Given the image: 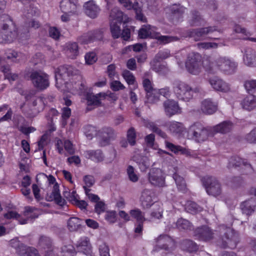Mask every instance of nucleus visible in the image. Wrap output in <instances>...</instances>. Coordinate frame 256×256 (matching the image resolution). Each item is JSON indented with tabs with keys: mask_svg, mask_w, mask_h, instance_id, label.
<instances>
[{
	"mask_svg": "<svg viewBox=\"0 0 256 256\" xmlns=\"http://www.w3.org/2000/svg\"><path fill=\"white\" fill-rule=\"evenodd\" d=\"M203 66L206 70L210 73H215L216 69L227 74H234L237 69L238 64L228 57H219L212 60L208 57L203 61Z\"/></svg>",
	"mask_w": 256,
	"mask_h": 256,
	"instance_id": "f257e3e1",
	"label": "nucleus"
},
{
	"mask_svg": "<svg viewBox=\"0 0 256 256\" xmlns=\"http://www.w3.org/2000/svg\"><path fill=\"white\" fill-rule=\"evenodd\" d=\"M1 36L6 42H12L17 36L16 26L10 16L3 14L0 16Z\"/></svg>",
	"mask_w": 256,
	"mask_h": 256,
	"instance_id": "f03ea898",
	"label": "nucleus"
},
{
	"mask_svg": "<svg viewBox=\"0 0 256 256\" xmlns=\"http://www.w3.org/2000/svg\"><path fill=\"white\" fill-rule=\"evenodd\" d=\"M172 89L176 98L184 102H189L192 100L194 92H200L199 88H192L187 83L180 80L174 82Z\"/></svg>",
	"mask_w": 256,
	"mask_h": 256,
	"instance_id": "7ed1b4c3",
	"label": "nucleus"
},
{
	"mask_svg": "<svg viewBox=\"0 0 256 256\" xmlns=\"http://www.w3.org/2000/svg\"><path fill=\"white\" fill-rule=\"evenodd\" d=\"M220 231L223 235L222 236V246L224 248H228L234 249L236 248L239 242L238 234L230 228L224 225L221 226Z\"/></svg>",
	"mask_w": 256,
	"mask_h": 256,
	"instance_id": "20e7f679",
	"label": "nucleus"
},
{
	"mask_svg": "<svg viewBox=\"0 0 256 256\" xmlns=\"http://www.w3.org/2000/svg\"><path fill=\"white\" fill-rule=\"evenodd\" d=\"M96 136L99 146L103 147L109 145L116 138V133L112 128L104 126L96 132Z\"/></svg>",
	"mask_w": 256,
	"mask_h": 256,
	"instance_id": "39448f33",
	"label": "nucleus"
},
{
	"mask_svg": "<svg viewBox=\"0 0 256 256\" xmlns=\"http://www.w3.org/2000/svg\"><path fill=\"white\" fill-rule=\"evenodd\" d=\"M201 181L208 194L216 196L221 194V184L214 177L206 176L201 179Z\"/></svg>",
	"mask_w": 256,
	"mask_h": 256,
	"instance_id": "423d86ee",
	"label": "nucleus"
},
{
	"mask_svg": "<svg viewBox=\"0 0 256 256\" xmlns=\"http://www.w3.org/2000/svg\"><path fill=\"white\" fill-rule=\"evenodd\" d=\"M10 244L15 250L16 253L18 256H40L36 248L27 246L17 238L12 240Z\"/></svg>",
	"mask_w": 256,
	"mask_h": 256,
	"instance_id": "0eeeda50",
	"label": "nucleus"
},
{
	"mask_svg": "<svg viewBox=\"0 0 256 256\" xmlns=\"http://www.w3.org/2000/svg\"><path fill=\"white\" fill-rule=\"evenodd\" d=\"M201 56L196 52L190 53L186 62V68L191 74H198L202 70Z\"/></svg>",
	"mask_w": 256,
	"mask_h": 256,
	"instance_id": "6e6552de",
	"label": "nucleus"
},
{
	"mask_svg": "<svg viewBox=\"0 0 256 256\" xmlns=\"http://www.w3.org/2000/svg\"><path fill=\"white\" fill-rule=\"evenodd\" d=\"M188 132L192 136V138L198 142L206 140L209 134L208 129L198 122H196L190 126Z\"/></svg>",
	"mask_w": 256,
	"mask_h": 256,
	"instance_id": "1a4fd4ad",
	"label": "nucleus"
},
{
	"mask_svg": "<svg viewBox=\"0 0 256 256\" xmlns=\"http://www.w3.org/2000/svg\"><path fill=\"white\" fill-rule=\"evenodd\" d=\"M30 77L34 86L40 90H44L49 86L48 75L41 71L32 72Z\"/></svg>",
	"mask_w": 256,
	"mask_h": 256,
	"instance_id": "9d476101",
	"label": "nucleus"
},
{
	"mask_svg": "<svg viewBox=\"0 0 256 256\" xmlns=\"http://www.w3.org/2000/svg\"><path fill=\"white\" fill-rule=\"evenodd\" d=\"M218 30L216 26L190 29L186 32L187 36L192 38L195 41L202 40L206 36Z\"/></svg>",
	"mask_w": 256,
	"mask_h": 256,
	"instance_id": "9b49d317",
	"label": "nucleus"
},
{
	"mask_svg": "<svg viewBox=\"0 0 256 256\" xmlns=\"http://www.w3.org/2000/svg\"><path fill=\"white\" fill-rule=\"evenodd\" d=\"M79 74L80 71L70 65L60 66L55 71L56 84L58 83V79L64 80L66 76H78Z\"/></svg>",
	"mask_w": 256,
	"mask_h": 256,
	"instance_id": "f8f14e48",
	"label": "nucleus"
},
{
	"mask_svg": "<svg viewBox=\"0 0 256 256\" xmlns=\"http://www.w3.org/2000/svg\"><path fill=\"white\" fill-rule=\"evenodd\" d=\"M76 246L80 250L77 256H92V246L88 237L81 238L78 242Z\"/></svg>",
	"mask_w": 256,
	"mask_h": 256,
	"instance_id": "ddd939ff",
	"label": "nucleus"
},
{
	"mask_svg": "<svg viewBox=\"0 0 256 256\" xmlns=\"http://www.w3.org/2000/svg\"><path fill=\"white\" fill-rule=\"evenodd\" d=\"M163 106L166 115L169 117L181 113L178 102L173 100L168 99L164 102Z\"/></svg>",
	"mask_w": 256,
	"mask_h": 256,
	"instance_id": "4468645a",
	"label": "nucleus"
},
{
	"mask_svg": "<svg viewBox=\"0 0 256 256\" xmlns=\"http://www.w3.org/2000/svg\"><path fill=\"white\" fill-rule=\"evenodd\" d=\"M32 106L33 108L32 110L26 112L27 116L34 118L40 112L42 111L44 108V100L42 97H37L34 100Z\"/></svg>",
	"mask_w": 256,
	"mask_h": 256,
	"instance_id": "2eb2a0df",
	"label": "nucleus"
},
{
	"mask_svg": "<svg viewBox=\"0 0 256 256\" xmlns=\"http://www.w3.org/2000/svg\"><path fill=\"white\" fill-rule=\"evenodd\" d=\"M194 236L200 240L208 241L213 238L214 233L208 226H202L194 230Z\"/></svg>",
	"mask_w": 256,
	"mask_h": 256,
	"instance_id": "dca6fc26",
	"label": "nucleus"
},
{
	"mask_svg": "<svg viewBox=\"0 0 256 256\" xmlns=\"http://www.w3.org/2000/svg\"><path fill=\"white\" fill-rule=\"evenodd\" d=\"M46 199L48 202L54 200L56 203L60 206H64L66 203V200L60 196L59 186L57 183L54 184L52 192L47 194Z\"/></svg>",
	"mask_w": 256,
	"mask_h": 256,
	"instance_id": "f3484780",
	"label": "nucleus"
},
{
	"mask_svg": "<svg viewBox=\"0 0 256 256\" xmlns=\"http://www.w3.org/2000/svg\"><path fill=\"white\" fill-rule=\"evenodd\" d=\"M173 19L176 20L182 18L186 8L180 4H174L169 6L166 8Z\"/></svg>",
	"mask_w": 256,
	"mask_h": 256,
	"instance_id": "a211bd4d",
	"label": "nucleus"
},
{
	"mask_svg": "<svg viewBox=\"0 0 256 256\" xmlns=\"http://www.w3.org/2000/svg\"><path fill=\"white\" fill-rule=\"evenodd\" d=\"M148 180L154 186L162 187L165 186L164 178L162 176L160 170H156L155 172H150Z\"/></svg>",
	"mask_w": 256,
	"mask_h": 256,
	"instance_id": "6ab92c4d",
	"label": "nucleus"
},
{
	"mask_svg": "<svg viewBox=\"0 0 256 256\" xmlns=\"http://www.w3.org/2000/svg\"><path fill=\"white\" fill-rule=\"evenodd\" d=\"M60 8L64 14H74L76 12L77 1L62 0L60 4Z\"/></svg>",
	"mask_w": 256,
	"mask_h": 256,
	"instance_id": "aec40b11",
	"label": "nucleus"
},
{
	"mask_svg": "<svg viewBox=\"0 0 256 256\" xmlns=\"http://www.w3.org/2000/svg\"><path fill=\"white\" fill-rule=\"evenodd\" d=\"M84 6L85 8V13L92 18H96L100 10L99 6L92 0L86 2Z\"/></svg>",
	"mask_w": 256,
	"mask_h": 256,
	"instance_id": "412c9836",
	"label": "nucleus"
},
{
	"mask_svg": "<svg viewBox=\"0 0 256 256\" xmlns=\"http://www.w3.org/2000/svg\"><path fill=\"white\" fill-rule=\"evenodd\" d=\"M132 160L136 164L142 172H146L150 167V163L147 156L136 154L133 156Z\"/></svg>",
	"mask_w": 256,
	"mask_h": 256,
	"instance_id": "4be33fe9",
	"label": "nucleus"
},
{
	"mask_svg": "<svg viewBox=\"0 0 256 256\" xmlns=\"http://www.w3.org/2000/svg\"><path fill=\"white\" fill-rule=\"evenodd\" d=\"M240 208L243 214L247 216L251 215L256 209V199L251 198L242 202L240 204Z\"/></svg>",
	"mask_w": 256,
	"mask_h": 256,
	"instance_id": "5701e85b",
	"label": "nucleus"
},
{
	"mask_svg": "<svg viewBox=\"0 0 256 256\" xmlns=\"http://www.w3.org/2000/svg\"><path fill=\"white\" fill-rule=\"evenodd\" d=\"M107 96L105 93L100 92L96 94L92 93H88L86 95V100L88 106H98L101 104L100 98H105Z\"/></svg>",
	"mask_w": 256,
	"mask_h": 256,
	"instance_id": "b1692460",
	"label": "nucleus"
},
{
	"mask_svg": "<svg viewBox=\"0 0 256 256\" xmlns=\"http://www.w3.org/2000/svg\"><path fill=\"white\" fill-rule=\"evenodd\" d=\"M217 108V103L212 102L210 99H206L202 102L201 110L206 114H214L216 111Z\"/></svg>",
	"mask_w": 256,
	"mask_h": 256,
	"instance_id": "393cba45",
	"label": "nucleus"
},
{
	"mask_svg": "<svg viewBox=\"0 0 256 256\" xmlns=\"http://www.w3.org/2000/svg\"><path fill=\"white\" fill-rule=\"evenodd\" d=\"M166 126L169 131L174 135H179L182 134L185 130V128L182 123L172 121L166 124Z\"/></svg>",
	"mask_w": 256,
	"mask_h": 256,
	"instance_id": "a878e982",
	"label": "nucleus"
},
{
	"mask_svg": "<svg viewBox=\"0 0 256 256\" xmlns=\"http://www.w3.org/2000/svg\"><path fill=\"white\" fill-rule=\"evenodd\" d=\"M209 81L212 88L216 90L226 92L230 90L228 85L221 79L214 78L210 79Z\"/></svg>",
	"mask_w": 256,
	"mask_h": 256,
	"instance_id": "bb28decb",
	"label": "nucleus"
},
{
	"mask_svg": "<svg viewBox=\"0 0 256 256\" xmlns=\"http://www.w3.org/2000/svg\"><path fill=\"white\" fill-rule=\"evenodd\" d=\"M156 242L160 244V248L169 250V246L174 244L172 239L167 234H161L156 238Z\"/></svg>",
	"mask_w": 256,
	"mask_h": 256,
	"instance_id": "cd10ccee",
	"label": "nucleus"
},
{
	"mask_svg": "<svg viewBox=\"0 0 256 256\" xmlns=\"http://www.w3.org/2000/svg\"><path fill=\"white\" fill-rule=\"evenodd\" d=\"M243 108L250 111L256 108V96L250 94L246 97L242 102Z\"/></svg>",
	"mask_w": 256,
	"mask_h": 256,
	"instance_id": "c85d7f7f",
	"label": "nucleus"
},
{
	"mask_svg": "<svg viewBox=\"0 0 256 256\" xmlns=\"http://www.w3.org/2000/svg\"><path fill=\"white\" fill-rule=\"evenodd\" d=\"M84 154L86 158L97 162H102L104 158V154L100 150H87L84 152Z\"/></svg>",
	"mask_w": 256,
	"mask_h": 256,
	"instance_id": "c756f323",
	"label": "nucleus"
},
{
	"mask_svg": "<svg viewBox=\"0 0 256 256\" xmlns=\"http://www.w3.org/2000/svg\"><path fill=\"white\" fill-rule=\"evenodd\" d=\"M244 60L247 66H252L256 62V52L251 48H247L245 51Z\"/></svg>",
	"mask_w": 256,
	"mask_h": 256,
	"instance_id": "7c9ffc66",
	"label": "nucleus"
},
{
	"mask_svg": "<svg viewBox=\"0 0 256 256\" xmlns=\"http://www.w3.org/2000/svg\"><path fill=\"white\" fill-rule=\"evenodd\" d=\"M144 124L145 126L153 132L156 133L158 136L163 138H167L168 136L166 133L162 131L155 122L146 121Z\"/></svg>",
	"mask_w": 256,
	"mask_h": 256,
	"instance_id": "2f4dec72",
	"label": "nucleus"
},
{
	"mask_svg": "<svg viewBox=\"0 0 256 256\" xmlns=\"http://www.w3.org/2000/svg\"><path fill=\"white\" fill-rule=\"evenodd\" d=\"M82 220L77 217H72L68 221V228L70 232L77 231L82 228Z\"/></svg>",
	"mask_w": 256,
	"mask_h": 256,
	"instance_id": "473e14b6",
	"label": "nucleus"
},
{
	"mask_svg": "<svg viewBox=\"0 0 256 256\" xmlns=\"http://www.w3.org/2000/svg\"><path fill=\"white\" fill-rule=\"evenodd\" d=\"M152 194V192L148 190H144L142 192L141 201L144 208H148L154 204Z\"/></svg>",
	"mask_w": 256,
	"mask_h": 256,
	"instance_id": "72a5a7b5",
	"label": "nucleus"
},
{
	"mask_svg": "<svg viewBox=\"0 0 256 256\" xmlns=\"http://www.w3.org/2000/svg\"><path fill=\"white\" fill-rule=\"evenodd\" d=\"M182 248L189 252H196L198 249V246L194 241L186 239L184 240L181 242Z\"/></svg>",
	"mask_w": 256,
	"mask_h": 256,
	"instance_id": "f704fd0d",
	"label": "nucleus"
},
{
	"mask_svg": "<svg viewBox=\"0 0 256 256\" xmlns=\"http://www.w3.org/2000/svg\"><path fill=\"white\" fill-rule=\"evenodd\" d=\"M232 123L229 121H225L214 126V130L216 132L226 134L230 132L232 128Z\"/></svg>",
	"mask_w": 256,
	"mask_h": 256,
	"instance_id": "c9c22d12",
	"label": "nucleus"
},
{
	"mask_svg": "<svg viewBox=\"0 0 256 256\" xmlns=\"http://www.w3.org/2000/svg\"><path fill=\"white\" fill-rule=\"evenodd\" d=\"M66 54L72 59L76 58L78 54V46L76 42H69L66 44Z\"/></svg>",
	"mask_w": 256,
	"mask_h": 256,
	"instance_id": "e433bc0d",
	"label": "nucleus"
},
{
	"mask_svg": "<svg viewBox=\"0 0 256 256\" xmlns=\"http://www.w3.org/2000/svg\"><path fill=\"white\" fill-rule=\"evenodd\" d=\"M110 22L112 21H116L118 24H122L124 22V14L118 8H112L110 13Z\"/></svg>",
	"mask_w": 256,
	"mask_h": 256,
	"instance_id": "4c0bfd02",
	"label": "nucleus"
},
{
	"mask_svg": "<svg viewBox=\"0 0 256 256\" xmlns=\"http://www.w3.org/2000/svg\"><path fill=\"white\" fill-rule=\"evenodd\" d=\"M242 165L251 167V165L248 164L247 162L238 156H234L230 158L228 167L230 168L232 167L240 166Z\"/></svg>",
	"mask_w": 256,
	"mask_h": 256,
	"instance_id": "58836bf2",
	"label": "nucleus"
},
{
	"mask_svg": "<svg viewBox=\"0 0 256 256\" xmlns=\"http://www.w3.org/2000/svg\"><path fill=\"white\" fill-rule=\"evenodd\" d=\"M176 226L180 230H190L192 229V225L188 220L180 218L176 222Z\"/></svg>",
	"mask_w": 256,
	"mask_h": 256,
	"instance_id": "ea45409f",
	"label": "nucleus"
},
{
	"mask_svg": "<svg viewBox=\"0 0 256 256\" xmlns=\"http://www.w3.org/2000/svg\"><path fill=\"white\" fill-rule=\"evenodd\" d=\"M204 20L199 12L194 10L192 12V18L189 20V24L192 26H200L202 24Z\"/></svg>",
	"mask_w": 256,
	"mask_h": 256,
	"instance_id": "a19ab883",
	"label": "nucleus"
},
{
	"mask_svg": "<svg viewBox=\"0 0 256 256\" xmlns=\"http://www.w3.org/2000/svg\"><path fill=\"white\" fill-rule=\"evenodd\" d=\"M116 21H112L110 22V30L112 38L114 39L118 38L121 34V30L120 25Z\"/></svg>",
	"mask_w": 256,
	"mask_h": 256,
	"instance_id": "79ce46f5",
	"label": "nucleus"
},
{
	"mask_svg": "<svg viewBox=\"0 0 256 256\" xmlns=\"http://www.w3.org/2000/svg\"><path fill=\"white\" fill-rule=\"evenodd\" d=\"M173 178L175 180L178 190L182 192L186 190V184L184 178L176 173L173 174Z\"/></svg>",
	"mask_w": 256,
	"mask_h": 256,
	"instance_id": "37998d69",
	"label": "nucleus"
},
{
	"mask_svg": "<svg viewBox=\"0 0 256 256\" xmlns=\"http://www.w3.org/2000/svg\"><path fill=\"white\" fill-rule=\"evenodd\" d=\"M154 36L150 25L143 26L138 31V37L140 38L144 39Z\"/></svg>",
	"mask_w": 256,
	"mask_h": 256,
	"instance_id": "c03bdc74",
	"label": "nucleus"
},
{
	"mask_svg": "<svg viewBox=\"0 0 256 256\" xmlns=\"http://www.w3.org/2000/svg\"><path fill=\"white\" fill-rule=\"evenodd\" d=\"M186 210L187 212L196 214L202 210V208L194 202H188L186 205Z\"/></svg>",
	"mask_w": 256,
	"mask_h": 256,
	"instance_id": "a18cd8bd",
	"label": "nucleus"
},
{
	"mask_svg": "<svg viewBox=\"0 0 256 256\" xmlns=\"http://www.w3.org/2000/svg\"><path fill=\"white\" fill-rule=\"evenodd\" d=\"M159 96L156 89L146 93V102L150 104L156 103L160 100Z\"/></svg>",
	"mask_w": 256,
	"mask_h": 256,
	"instance_id": "49530a36",
	"label": "nucleus"
},
{
	"mask_svg": "<svg viewBox=\"0 0 256 256\" xmlns=\"http://www.w3.org/2000/svg\"><path fill=\"white\" fill-rule=\"evenodd\" d=\"M165 144L166 147L174 154H178L180 152V154H184L186 152V150L185 148L180 146L174 145L168 141L165 142Z\"/></svg>",
	"mask_w": 256,
	"mask_h": 256,
	"instance_id": "de8ad7c7",
	"label": "nucleus"
},
{
	"mask_svg": "<svg viewBox=\"0 0 256 256\" xmlns=\"http://www.w3.org/2000/svg\"><path fill=\"white\" fill-rule=\"evenodd\" d=\"M130 213L131 216L136 220V222H144L146 220L144 214L138 208L130 210Z\"/></svg>",
	"mask_w": 256,
	"mask_h": 256,
	"instance_id": "09e8293b",
	"label": "nucleus"
},
{
	"mask_svg": "<svg viewBox=\"0 0 256 256\" xmlns=\"http://www.w3.org/2000/svg\"><path fill=\"white\" fill-rule=\"evenodd\" d=\"M79 40L82 43L88 44L96 40L94 31L88 32L84 34L80 38Z\"/></svg>",
	"mask_w": 256,
	"mask_h": 256,
	"instance_id": "8fccbe9b",
	"label": "nucleus"
},
{
	"mask_svg": "<svg viewBox=\"0 0 256 256\" xmlns=\"http://www.w3.org/2000/svg\"><path fill=\"white\" fill-rule=\"evenodd\" d=\"M244 86L248 94L256 92V80H247L244 82Z\"/></svg>",
	"mask_w": 256,
	"mask_h": 256,
	"instance_id": "3c124183",
	"label": "nucleus"
},
{
	"mask_svg": "<svg viewBox=\"0 0 256 256\" xmlns=\"http://www.w3.org/2000/svg\"><path fill=\"white\" fill-rule=\"evenodd\" d=\"M25 6V10L27 11L28 14L30 16H36L39 14V10L34 6V2H30L29 4H27Z\"/></svg>",
	"mask_w": 256,
	"mask_h": 256,
	"instance_id": "603ef678",
	"label": "nucleus"
},
{
	"mask_svg": "<svg viewBox=\"0 0 256 256\" xmlns=\"http://www.w3.org/2000/svg\"><path fill=\"white\" fill-rule=\"evenodd\" d=\"M122 75L128 84H134L136 82L135 77L130 71L126 70L123 71Z\"/></svg>",
	"mask_w": 256,
	"mask_h": 256,
	"instance_id": "864d4df0",
	"label": "nucleus"
},
{
	"mask_svg": "<svg viewBox=\"0 0 256 256\" xmlns=\"http://www.w3.org/2000/svg\"><path fill=\"white\" fill-rule=\"evenodd\" d=\"M78 196L77 194H76V192H73L72 193V196H71V200L74 201L75 202V204L78 206L81 209H86L88 204L84 200H78L76 198V196Z\"/></svg>",
	"mask_w": 256,
	"mask_h": 256,
	"instance_id": "5fc2aeb1",
	"label": "nucleus"
},
{
	"mask_svg": "<svg viewBox=\"0 0 256 256\" xmlns=\"http://www.w3.org/2000/svg\"><path fill=\"white\" fill-rule=\"evenodd\" d=\"M136 134L134 128H130L127 132V138L129 144L131 146L136 144Z\"/></svg>",
	"mask_w": 256,
	"mask_h": 256,
	"instance_id": "6e6d98bb",
	"label": "nucleus"
},
{
	"mask_svg": "<svg viewBox=\"0 0 256 256\" xmlns=\"http://www.w3.org/2000/svg\"><path fill=\"white\" fill-rule=\"evenodd\" d=\"M244 139L250 144H256V128L246 134Z\"/></svg>",
	"mask_w": 256,
	"mask_h": 256,
	"instance_id": "4d7b16f0",
	"label": "nucleus"
},
{
	"mask_svg": "<svg viewBox=\"0 0 256 256\" xmlns=\"http://www.w3.org/2000/svg\"><path fill=\"white\" fill-rule=\"evenodd\" d=\"M62 256H75L78 255L74 248L71 246H65L62 248Z\"/></svg>",
	"mask_w": 256,
	"mask_h": 256,
	"instance_id": "13d9d810",
	"label": "nucleus"
},
{
	"mask_svg": "<svg viewBox=\"0 0 256 256\" xmlns=\"http://www.w3.org/2000/svg\"><path fill=\"white\" fill-rule=\"evenodd\" d=\"M40 246L42 248H49L52 244V241L49 237L42 236L40 237L38 242Z\"/></svg>",
	"mask_w": 256,
	"mask_h": 256,
	"instance_id": "bf43d9fd",
	"label": "nucleus"
},
{
	"mask_svg": "<svg viewBox=\"0 0 256 256\" xmlns=\"http://www.w3.org/2000/svg\"><path fill=\"white\" fill-rule=\"evenodd\" d=\"M127 174L130 181L135 182L138 180V177L134 172V169L132 166H129L127 168Z\"/></svg>",
	"mask_w": 256,
	"mask_h": 256,
	"instance_id": "052dcab7",
	"label": "nucleus"
},
{
	"mask_svg": "<svg viewBox=\"0 0 256 256\" xmlns=\"http://www.w3.org/2000/svg\"><path fill=\"white\" fill-rule=\"evenodd\" d=\"M86 62L88 64H92L97 60L96 54L94 52L87 53L85 56Z\"/></svg>",
	"mask_w": 256,
	"mask_h": 256,
	"instance_id": "680f3d73",
	"label": "nucleus"
},
{
	"mask_svg": "<svg viewBox=\"0 0 256 256\" xmlns=\"http://www.w3.org/2000/svg\"><path fill=\"white\" fill-rule=\"evenodd\" d=\"M4 218L6 219H12V218H16L20 222V221H22L20 219V215L14 211H9L7 213H6L4 215Z\"/></svg>",
	"mask_w": 256,
	"mask_h": 256,
	"instance_id": "e2e57ef3",
	"label": "nucleus"
},
{
	"mask_svg": "<svg viewBox=\"0 0 256 256\" xmlns=\"http://www.w3.org/2000/svg\"><path fill=\"white\" fill-rule=\"evenodd\" d=\"M142 86L146 93L155 90L152 86V82L148 78H144L142 80Z\"/></svg>",
	"mask_w": 256,
	"mask_h": 256,
	"instance_id": "0e129e2a",
	"label": "nucleus"
},
{
	"mask_svg": "<svg viewBox=\"0 0 256 256\" xmlns=\"http://www.w3.org/2000/svg\"><path fill=\"white\" fill-rule=\"evenodd\" d=\"M99 252L100 256H110L109 248L105 243H102L99 246Z\"/></svg>",
	"mask_w": 256,
	"mask_h": 256,
	"instance_id": "69168bd1",
	"label": "nucleus"
},
{
	"mask_svg": "<svg viewBox=\"0 0 256 256\" xmlns=\"http://www.w3.org/2000/svg\"><path fill=\"white\" fill-rule=\"evenodd\" d=\"M159 95H162L166 98H169L172 94L170 88L166 86L164 88L159 89L158 90Z\"/></svg>",
	"mask_w": 256,
	"mask_h": 256,
	"instance_id": "338daca9",
	"label": "nucleus"
},
{
	"mask_svg": "<svg viewBox=\"0 0 256 256\" xmlns=\"http://www.w3.org/2000/svg\"><path fill=\"white\" fill-rule=\"evenodd\" d=\"M105 204L102 201L98 202L94 206L95 212L100 214L105 211Z\"/></svg>",
	"mask_w": 256,
	"mask_h": 256,
	"instance_id": "774afa93",
	"label": "nucleus"
}]
</instances>
